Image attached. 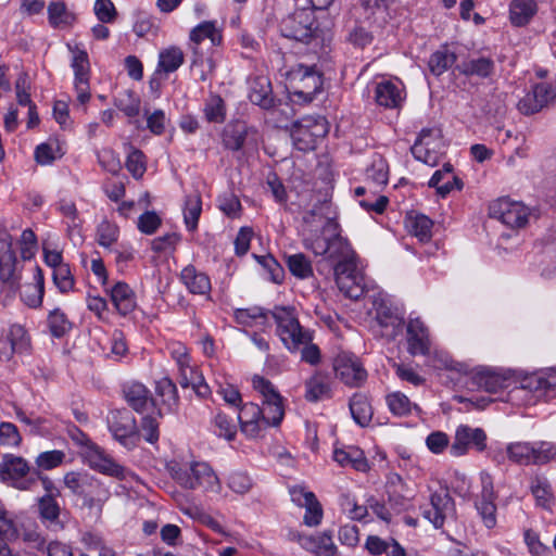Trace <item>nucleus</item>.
Instances as JSON below:
<instances>
[{
    "mask_svg": "<svg viewBox=\"0 0 556 556\" xmlns=\"http://www.w3.org/2000/svg\"><path fill=\"white\" fill-rule=\"evenodd\" d=\"M108 427L113 438L127 450H132L137 445L139 433L136 419L130 412H110Z\"/></svg>",
    "mask_w": 556,
    "mask_h": 556,
    "instance_id": "obj_14",
    "label": "nucleus"
},
{
    "mask_svg": "<svg viewBox=\"0 0 556 556\" xmlns=\"http://www.w3.org/2000/svg\"><path fill=\"white\" fill-rule=\"evenodd\" d=\"M336 377L351 388L361 387L367 379V371L359 358L351 353L341 352L333 359Z\"/></svg>",
    "mask_w": 556,
    "mask_h": 556,
    "instance_id": "obj_18",
    "label": "nucleus"
},
{
    "mask_svg": "<svg viewBox=\"0 0 556 556\" xmlns=\"http://www.w3.org/2000/svg\"><path fill=\"white\" fill-rule=\"evenodd\" d=\"M456 60L455 52L443 45L430 55L428 67L432 75L441 76L455 64Z\"/></svg>",
    "mask_w": 556,
    "mask_h": 556,
    "instance_id": "obj_38",
    "label": "nucleus"
},
{
    "mask_svg": "<svg viewBox=\"0 0 556 556\" xmlns=\"http://www.w3.org/2000/svg\"><path fill=\"white\" fill-rule=\"evenodd\" d=\"M406 227L420 242H428L432 237L433 222L424 214L407 215Z\"/></svg>",
    "mask_w": 556,
    "mask_h": 556,
    "instance_id": "obj_40",
    "label": "nucleus"
},
{
    "mask_svg": "<svg viewBox=\"0 0 556 556\" xmlns=\"http://www.w3.org/2000/svg\"><path fill=\"white\" fill-rule=\"evenodd\" d=\"M52 279L61 293H67L74 288V277L68 264L55 268L52 273Z\"/></svg>",
    "mask_w": 556,
    "mask_h": 556,
    "instance_id": "obj_63",
    "label": "nucleus"
},
{
    "mask_svg": "<svg viewBox=\"0 0 556 556\" xmlns=\"http://www.w3.org/2000/svg\"><path fill=\"white\" fill-rule=\"evenodd\" d=\"M180 280L192 294L207 295L212 288L210 277L193 265H188L181 270Z\"/></svg>",
    "mask_w": 556,
    "mask_h": 556,
    "instance_id": "obj_33",
    "label": "nucleus"
},
{
    "mask_svg": "<svg viewBox=\"0 0 556 556\" xmlns=\"http://www.w3.org/2000/svg\"><path fill=\"white\" fill-rule=\"evenodd\" d=\"M350 410L353 419L359 426L369 424L372 417V408L368 399L363 394H354L350 401Z\"/></svg>",
    "mask_w": 556,
    "mask_h": 556,
    "instance_id": "obj_47",
    "label": "nucleus"
},
{
    "mask_svg": "<svg viewBox=\"0 0 556 556\" xmlns=\"http://www.w3.org/2000/svg\"><path fill=\"white\" fill-rule=\"evenodd\" d=\"M170 477L182 488L219 493L222 484L214 469L205 462L180 464L172 460L167 464Z\"/></svg>",
    "mask_w": 556,
    "mask_h": 556,
    "instance_id": "obj_1",
    "label": "nucleus"
},
{
    "mask_svg": "<svg viewBox=\"0 0 556 556\" xmlns=\"http://www.w3.org/2000/svg\"><path fill=\"white\" fill-rule=\"evenodd\" d=\"M56 208L63 216L70 236H74L75 232H79L83 220L79 217L75 203L71 200L63 199L58 202Z\"/></svg>",
    "mask_w": 556,
    "mask_h": 556,
    "instance_id": "obj_49",
    "label": "nucleus"
},
{
    "mask_svg": "<svg viewBox=\"0 0 556 556\" xmlns=\"http://www.w3.org/2000/svg\"><path fill=\"white\" fill-rule=\"evenodd\" d=\"M159 417H161V412H155V408H153L151 415H146L142 417L141 432L144 440L151 444H154L159 440Z\"/></svg>",
    "mask_w": 556,
    "mask_h": 556,
    "instance_id": "obj_60",
    "label": "nucleus"
},
{
    "mask_svg": "<svg viewBox=\"0 0 556 556\" xmlns=\"http://www.w3.org/2000/svg\"><path fill=\"white\" fill-rule=\"evenodd\" d=\"M304 224L308 228V233L305 235L304 245L311 250L315 255H326L329 252L330 238L317 235L319 229L336 231L337 224L331 216V205L329 202L324 201L314 206L311 211L303 216Z\"/></svg>",
    "mask_w": 556,
    "mask_h": 556,
    "instance_id": "obj_2",
    "label": "nucleus"
},
{
    "mask_svg": "<svg viewBox=\"0 0 556 556\" xmlns=\"http://www.w3.org/2000/svg\"><path fill=\"white\" fill-rule=\"evenodd\" d=\"M425 519L433 525L435 529L444 526L446 518L454 514V501L447 489L440 488L430 494L429 504L420 507Z\"/></svg>",
    "mask_w": 556,
    "mask_h": 556,
    "instance_id": "obj_19",
    "label": "nucleus"
},
{
    "mask_svg": "<svg viewBox=\"0 0 556 556\" xmlns=\"http://www.w3.org/2000/svg\"><path fill=\"white\" fill-rule=\"evenodd\" d=\"M287 264L290 271L301 279L307 278L312 274L311 263L302 253L289 255Z\"/></svg>",
    "mask_w": 556,
    "mask_h": 556,
    "instance_id": "obj_62",
    "label": "nucleus"
},
{
    "mask_svg": "<svg viewBox=\"0 0 556 556\" xmlns=\"http://www.w3.org/2000/svg\"><path fill=\"white\" fill-rule=\"evenodd\" d=\"M31 351V338L21 324H11L0 337V362H10L17 355H28Z\"/></svg>",
    "mask_w": 556,
    "mask_h": 556,
    "instance_id": "obj_13",
    "label": "nucleus"
},
{
    "mask_svg": "<svg viewBox=\"0 0 556 556\" xmlns=\"http://www.w3.org/2000/svg\"><path fill=\"white\" fill-rule=\"evenodd\" d=\"M252 387L262 397V410L269 427H278L285 417V400L276 387L264 377L255 375Z\"/></svg>",
    "mask_w": 556,
    "mask_h": 556,
    "instance_id": "obj_9",
    "label": "nucleus"
},
{
    "mask_svg": "<svg viewBox=\"0 0 556 556\" xmlns=\"http://www.w3.org/2000/svg\"><path fill=\"white\" fill-rule=\"evenodd\" d=\"M64 485L76 495H85L94 479L87 471H68L63 478Z\"/></svg>",
    "mask_w": 556,
    "mask_h": 556,
    "instance_id": "obj_44",
    "label": "nucleus"
},
{
    "mask_svg": "<svg viewBox=\"0 0 556 556\" xmlns=\"http://www.w3.org/2000/svg\"><path fill=\"white\" fill-rule=\"evenodd\" d=\"M212 431L219 438L232 441L237 434V426L226 414L218 412L211 422Z\"/></svg>",
    "mask_w": 556,
    "mask_h": 556,
    "instance_id": "obj_51",
    "label": "nucleus"
},
{
    "mask_svg": "<svg viewBox=\"0 0 556 556\" xmlns=\"http://www.w3.org/2000/svg\"><path fill=\"white\" fill-rule=\"evenodd\" d=\"M406 100L403 81L397 77L384 80V108L400 110Z\"/></svg>",
    "mask_w": 556,
    "mask_h": 556,
    "instance_id": "obj_41",
    "label": "nucleus"
},
{
    "mask_svg": "<svg viewBox=\"0 0 556 556\" xmlns=\"http://www.w3.org/2000/svg\"><path fill=\"white\" fill-rule=\"evenodd\" d=\"M12 244L11 235L0 231V279L11 288H16L20 281V269Z\"/></svg>",
    "mask_w": 556,
    "mask_h": 556,
    "instance_id": "obj_22",
    "label": "nucleus"
},
{
    "mask_svg": "<svg viewBox=\"0 0 556 556\" xmlns=\"http://www.w3.org/2000/svg\"><path fill=\"white\" fill-rule=\"evenodd\" d=\"M168 351L177 366L180 386L190 387L198 396L206 397L210 394V387L197 365L192 363L187 346L180 342H173L168 345Z\"/></svg>",
    "mask_w": 556,
    "mask_h": 556,
    "instance_id": "obj_4",
    "label": "nucleus"
},
{
    "mask_svg": "<svg viewBox=\"0 0 556 556\" xmlns=\"http://www.w3.org/2000/svg\"><path fill=\"white\" fill-rule=\"evenodd\" d=\"M330 394L329 382L326 377L315 374L305 382V399L309 402H317L328 397Z\"/></svg>",
    "mask_w": 556,
    "mask_h": 556,
    "instance_id": "obj_45",
    "label": "nucleus"
},
{
    "mask_svg": "<svg viewBox=\"0 0 556 556\" xmlns=\"http://www.w3.org/2000/svg\"><path fill=\"white\" fill-rule=\"evenodd\" d=\"M65 152L64 143L60 139L51 137L36 147L34 156L39 165L47 166L61 159Z\"/></svg>",
    "mask_w": 556,
    "mask_h": 556,
    "instance_id": "obj_35",
    "label": "nucleus"
},
{
    "mask_svg": "<svg viewBox=\"0 0 556 556\" xmlns=\"http://www.w3.org/2000/svg\"><path fill=\"white\" fill-rule=\"evenodd\" d=\"M495 68L496 65L493 58L473 53L458 63L455 71L469 78L490 79L494 76Z\"/></svg>",
    "mask_w": 556,
    "mask_h": 556,
    "instance_id": "obj_24",
    "label": "nucleus"
},
{
    "mask_svg": "<svg viewBox=\"0 0 556 556\" xmlns=\"http://www.w3.org/2000/svg\"><path fill=\"white\" fill-rule=\"evenodd\" d=\"M233 317L237 324L244 328L265 331L270 326L268 313L257 306L237 308L233 312Z\"/></svg>",
    "mask_w": 556,
    "mask_h": 556,
    "instance_id": "obj_31",
    "label": "nucleus"
},
{
    "mask_svg": "<svg viewBox=\"0 0 556 556\" xmlns=\"http://www.w3.org/2000/svg\"><path fill=\"white\" fill-rule=\"evenodd\" d=\"M270 315L277 326V336L290 352L298 351L301 344L313 340V332L301 326L294 307L276 306Z\"/></svg>",
    "mask_w": 556,
    "mask_h": 556,
    "instance_id": "obj_3",
    "label": "nucleus"
},
{
    "mask_svg": "<svg viewBox=\"0 0 556 556\" xmlns=\"http://www.w3.org/2000/svg\"><path fill=\"white\" fill-rule=\"evenodd\" d=\"M45 295V277L42 270L35 266L33 268V280L25 283L21 289V300L29 308H39L42 305Z\"/></svg>",
    "mask_w": 556,
    "mask_h": 556,
    "instance_id": "obj_28",
    "label": "nucleus"
},
{
    "mask_svg": "<svg viewBox=\"0 0 556 556\" xmlns=\"http://www.w3.org/2000/svg\"><path fill=\"white\" fill-rule=\"evenodd\" d=\"M238 420L242 433L249 439H256L269 428L261 406L255 403H244L239 410Z\"/></svg>",
    "mask_w": 556,
    "mask_h": 556,
    "instance_id": "obj_23",
    "label": "nucleus"
},
{
    "mask_svg": "<svg viewBox=\"0 0 556 556\" xmlns=\"http://www.w3.org/2000/svg\"><path fill=\"white\" fill-rule=\"evenodd\" d=\"M530 491L535 498L536 506L551 510L554 505L552 485L544 477L535 476L531 479Z\"/></svg>",
    "mask_w": 556,
    "mask_h": 556,
    "instance_id": "obj_39",
    "label": "nucleus"
},
{
    "mask_svg": "<svg viewBox=\"0 0 556 556\" xmlns=\"http://www.w3.org/2000/svg\"><path fill=\"white\" fill-rule=\"evenodd\" d=\"M48 327L54 338L65 336L72 328L67 316L60 308L52 309L48 315Z\"/></svg>",
    "mask_w": 556,
    "mask_h": 556,
    "instance_id": "obj_54",
    "label": "nucleus"
},
{
    "mask_svg": "<svg viewBox=\"0 0 556 556\" xmlns=\"http://www.w3.org/2000/svg\"><path fill=\"white\" fill-rule=\"evenodd\" d=\"M336 283L339 290L350 299L368 296L366 277L357 264V258L346 262H338L334 266Z\"/></svg>",
    "mask_w": 556,
    "mask_h": 556,
    "instance_id": "obj_8",
    "label": "nucleus"
},
{
    "mask_svg": "<svg viewBox=\"0 0 556 556\" xmlns=\"http://www.w3.org/2000/svg\"><path fill=\"white\" fill-rule=\"evenodd\" d=\"M71 51V67L74 72V89L77 101L86 104L90 99V62L87 51L78 45H68Z\"/></svg>",
    "mask_w": 556,
    "mask_h": 556,
    "instance_id": "obj_15",
    "label": "nucleus"
},
{
    "mask_svg": "<svg viewBox=\"0 0 556 556\" xmlns=\"http://www.w3.org/2000/svg\"><path fill=\"white\" fill-rule=\"evenodd\" d=\"M49 22L53 27L70 25L73 15L67 11L64 2H51L48 7Z\"/></svg>",
    "mask_w": 556,
    "mask_h": 556,
    "instance_id": "obj_59",
    "label": "nucleus"
},
{
    "mask_svg": "<svg viewBox=\"0 0 556 556\" xmlns=\"http://www.w3.org/2000/svg\"><path fill=\"white\" fill-rule=\"evenodd\" d=\"M66 455L61 450L41 452L35 458V464L39 470H52L60 467Z\"/></svg>",
    "mask_w": 556,
    "mask_h": 556,
    "instance_id": "obj_57",
    "label": "nucleus"
},
{
    "mask_svg": "<svg viewBox=\"0 0 556 556\" xmlns=\"http://www.w3.org/2000/svg\"><path fill=\"white\" fill-rule=\"evenodd\" d=\"M445 148L442 129L438 126L422 128L410 150L414 157L429 166H435Z\"/></svg>",
    "mask_w": 556,
    "mask_h": 556,
    "instance_id": "obj_11",
    "label": "nucleus"
},
{
    "mask_svg": "<svg viewBox=\"0 0 556 556\" xmlns=\"http://www.w3.org/2000/svg\"><path fill=\"white\" fill-rule=\"evenodd\" d=\"M301 546L316 556H337L338 548L328 533L300 535Z\"/></svg>",
    "mask_w": 556,
    "mask_h": 556,
    "instance_id": "obj_32",
    "label": "nucleus"
},
{
    "mask_svg": "<svg viewBox=\"0 0 556 556\" xmlns=\"http://www.w3.org/2000/svg\"><path fill=\"white\" fill-rule=\"evenodd\" d=\"M384 308H387V302L384 301ZM404 327V312L399 307H395L394 313H389L384 309V338L394 340L399 337Z\"/></svg>",
    "mask_w": 556,
    "mask_h": 556,
    "instance_id": "obj_52",
    "label": "nucleus"
},
{
    "mask_svg": "<svg viewBox=\"0 0 556 556\" xmlns=\"http://www.w3.org/2000/svg\"><path fill=\"white\" fill-rule=\"evenodd\" d=\"M109 294L112 304L123 316L131 313L137 306L136 294L126 282L118 281L114 283L109 290Z\"/></svg>",
    "mask_w": 556,
    "mask_h": 556,
    "instance_id": "obj_30",
    "label": "nucleus"
},
{
    "mask_svg": "<svg viewBox=\"0 0 556 556\" xmlns=\"http://www.w3.org/2000/svg\"><path fill=\"white\" fill-rule=\"evenodd\" d=\"M536 11L538 5L534 0H513L509 5V20L515 26H526Z\"/></svg>",
    "mask_w": 556,
    "mask_h": 556,
    "instance_id": "obj_37",
    "label": "nucleus"
},
{
    "mask_svg": "<svg viewBox=\"0 0 556 556\" xmlns=\"http://www.w3.org/2000/svg\"><path fill=\"white\" fill-rule=\"evenodd\" d=\"M333 458L341 466H350L357 471L365 472L369 469V464L364 456V452L353 445L337 447L333 451Z\"/></svg>",
    "mask_w": 556,
    "mask_h": 556,
    "instance_id": "obj_34",
    "label": "nucleus"
},
{
    "mask_svg": "<svg viewBox=\"0 0 556 556\" xmlns=\"http://www.w3.org/2000/svg\"><path fill=\"white\" fill-rule=\"evenodd\" d=\"M119 228L110 220H102L97 227V242L104 249H110L117 242Z\"/></svg>",
    "mask_w": 556,
    "mask_h": 556,
    "instance_id": "obj_55",
    "label": "nucleus"
},
{
    "mask_svg": "<svg viewBox=\"0 0 556 556\" xmlns=\"http://www.w3.org/2000/svg\"><path fill=\"white\" fill-rule=\"evenodd\" d=\"M123 391L126 401L136 412L144 414L149 408H154V401L144 384L137 381L128 382Z\"/></svg>",
    "mask_w": 556,
    "mask_h": 556,
    "instance_id": "obj_29",
    "label": "nucleus"
},
{
    "mask_svg": "<svg viewBox=\"0 0 556 556\" xmlns=\"http://www.w3.org/2000/svg\"><path fill=\"white\" fill-rule=\"evenodd\" d=\"M205 39H208L212 46H218L222 42V33L216 22H202L190 31V41L193 45L198 46Z\"/></svg>",
    "mask_w": 556,
    "mask_h": 556,
    "instance_id": "obj_42",
    "label": "nucleus"
},
{
    "mask_svg": "<svg viewBox=\"0 0 556 556\" xmlns=\"http://www.w3.org/2000/svg\"><path fill=\"white\" fill-rule=\"evenodd\" d=\"M201 212V197L197 193L187 195L184 205V222L189 231H194L197 229Z\"/></svg>",
    "mask_w": 556,
    "mask_h": 556,
    "instance_id": "obj_48",
    "label": "nucleus"
},
{
    "mask_svg": "<svg viewBox=\"0 0 556 556\" xmlns=\"http://www.w3.org/2000/svg\"><path fill=\"white\" fill-rule=\"evenodd\" d=\"M291 99L294 102L308 103L321 90V76L314 67L299 64L286 72Z\"/></svg>",
    "mask_w": 556,
    "mask_h": 556,
    "instance_id": "obj_6",
    "label": "nucleus"
},
{
    "mask_svg": "<svg viewBox=\"0 0 556 556\" xmlns=\"http://www.w3.org/2000/svg\"><path fill=\"white\" fill-rule=\"evenodd\" d=\"M329 131L325 117L303 118L292 130V139L300 150H312L318 139L324 138Z\"/></svg>",
    "mask_w": 556,
    "mask_h": 556,
    "instance_id": "obj_17",
    "label": "nucleus"
},
{
    "mask_svg": "<svg viewBox=\"0 0 556 556\" xmlns=\"http://www.w3.org/2000/svg\"><path fill=\"white\" fill-rule=\"evenodd\" d=\"M495 500H477L476 508L484 526L492 529L496 526V505Z\"/></svg>",
    "mask_w": 556,
    "mask_h": 556,
    "instance_id": "obj_64",
    "label": "nucleus"
},
{
    "mask_svg": "<svg viewBox=\"0 0 556 556\" xmlns=\"http://www.w3.org/2000/svg\"><path fill=\"white\" fill-rule=\"evenodd\" d=\"M327 257L337 261V263L346 261L354 262V260H356V255L348 240L339 235H332L330 238Z\"/></svg>",
    "mask_w": 556,
    "mask_h": 556,
    "instance_id": "obj_46",
    "label": "nucleus"
},
{
    "mask_svg": "<svg viewBox=\"0 0 556 556\" xmlns=\"http://www.w3.org/2000/svg\"><path fill=\"white\" fill-rule=\"evenodd\" d=\"M247 136L248 128L245 125H229L224 130L223 141L228 149L237 151L243 147Z\"/></svg>",
    "mask_w": 556,
    "mask_h": 556,
    "instance_id": "obj_53",
    "label": "nucleus"
},
{
    "mask_svg": "<svg viewBox=\"0 0 556 556\" xmlns=\"http://www.w3.org/2000/svg\"><path fill=\"white\" fill-rule=\"evenodd\" d=\"M316 29L313 11L307 9L293 12L285 17L280 24L282 36L303 42H307Z\"/></svg>",
    "mask_w": 556,
    "mask_h": 556,
    "instance_id": "obj_16",
    "label": "nucleus"
},
{
    "mask_svg": "<svg viewBox=\"0 0 556 556\" xmlns=\"http://www.w3.org/2000/svg\"><path fill=\"white\" fill-rule=\"evenodd\" d=\"M155 392L168 412H172L176 408L178 404V393L177 388L172 379L168 377H163L157 380L155 384Z\"/></svg>",
    "mask_w": 556,
    "mask_h": 556,
    "instance_id": "obj_50",
    "label": "nucleus"
},
{
    "mask_svg": "<svg viewBox=\"0 0 556 556\" xmlns=\"http://www.w3.org/2000/svg\"><path fill=\"white\" fill-rule=\"evenodd\" d=\"M529 216L530 212L526 205L509 199H498L490 205V217L513 229L525 227Z\"/></svg>",
    "mask_w": 556,
    "mask_h": 556,
    "instance_id": "obj_20",
    "label": "nucleus"
},
{
    "mask_svg": "<svg viewBox=\"0 0 556 556\" xmlns=\"http://www.w3.org/2000/svg\"><path fill=\"white\" fill-rule=\"evenodd\" d=\"M507 382L508 378L504 374L488 367L476 369L470 379L472 387L489 393H496L506 388Z\"/></svg>",
    "mask_w": 556,
    "mask_h": 556,
    "instance_id": "obj_27",
    "label": "nucleus"
},
{
    "mask_svg": "<svg viewBox=\"0 0 556 556\" xmlns=\"http://www.w3.org/2000/svg\"><path fill=\"white\" fill-rule=\"evenodd\" d=\"M22 434L18 428L9 421L0 422V445L16 448L22 444Z\"/></svg>",
    "mask_w": 556,
    "mask_h": 556,
    "instance_id": "obj_58",
    "label": "nucleus"
},
{
    "mask_svg": "<svg viewBox=\"0 0 556 556\" xmlns=\"http://www.w3.org/2000/svg\"><path fill=\"white\" fill-rule=\"evenodd\" d=\"M204 115L210 123H223L226 117L224 100L217 94H211L204 105Z\"/></svg>",
    "mask_w": 556,
    "mask_h": 556,
    "instance_id": "obj_56",
    "label": "nucleus"
},
{
    "mask_svg": "<svg viewBox=\"0 0 556 556\" xmlns=\"http://www.w3.org/2000/svg\"><path fill=\"white\" fill-rule=\"evenodd\" d=\"M506 456L520 466L545 465L556 458V445L546 441L513 442L506 446Z\"/></svg>",
    "mask_w": 556,
    "mask_h": 556,
    "instance_id": "obj_7",
    "label": "nucleus"
},
{
    "mask_svg": "<svg viewBox=\"0 0 556 556\" xmlns=\"http://www.w3.org/2000/svg\"><path fill=\"white\" fill-rule=\"evenodd\" d=\"M28 462L13 454H5L0 460V480L17 490L28 491L36 483L37 478L29 476Z\"/></svg>",
    "mask_w": 556,
    "mask_h": 556,
    "instance_id": "obj_12",
    "label": "nucleus"
},
{
    "mask_svg": "<svg viewBox=\"0 0 556 556\" xmlns=\"http://www.w3.org/2000/svg\"><path fill=\"white\" fill-rule=\"evenodd\" d=\"M407 352L413 355H430L429 329L420 318L410 319L407 325Z\"/></svg>",
    "mask_w": 556,
    "mask_h": 556,
    "instance_id": "obj_25",
    "label": "nucleus"
},
{
    "mask_svg": "<svg viewBox=\"0 0 556 556\" xmlns=\"http://www.w3.org/2000/svg\"><path fill=\"white\" fill-rule=\"evenodd\" d=\"M249 98L252 103L263 109L271 108L274 98L269 79L265 76L253 78L250 83Z\"/></svg>",
    "mask_w": 556,
    "mask_h": 556,
    "instance_id": "obj_36",
    "label": "nucleus"
},
{
    "mask_svg": "<svg viewBox=\"0 0 556 556\" xmlns=\"http://www.w3.org/2000/svg\"><path fill=\"white\" fill-rule=\"evenodd\" d=\"M80 455L84 462L93 470L118 479H125L126 469L118 465L103 448L92 442L84 432H79Z\"/></svg>",
    "mask_w": 556,
    "mask_h": 556,
    "instance_id": "obj_10",
    "label": "nucleus"
},
{
    "mask_svg": "<svg viewBox=\"0 0 556 556\" xmlns=\"http://www.w3.org/2000/svg\"><path fill=\"white\" fill-rule=\"evenodd\" d=\"M384 488L389 496L390 505L396 510L406 507L414 496V490L403 477L395 472L388 475Z\"/></svg>",
    "mask_w": 556,
    "mask_h": 556,
    "instance_id": "obj_26",
    "label": "nucleus"
},
{
    "mask_svg": "<svg viewBox=\"0 0 556 556\" xmlns=\"http://www.w3.org/2000/svg\"><path fill=\"white\" fill-rule=\"evenodd\" d=\"M115 104L128 117H135L140 112V99L132 91L121 94Z\"/></svg>",
    "mask_w": 556,
    "mask_h": 556,
    "instance_id": "obj_61",
    "label": "nucleus"
},
{
    "mask_svg": "<svg viewBox=\"0 0 556 556\" xmlns=\"http://www.w3.org/2000/svg\"><path fill=\"white\" fill-rule=\"evenodd\" d=\"M470 448L483 452L486 448V433L481 428L460 425L456 428L450 453L455 457L464 456Z\"/></svg>",
    "mask_w": 556,
    "mask_h": 556,
    "instance_id": "obj_21",
    "label": "nucleus"
},
{
    "mask_svg": "<svg viewBox=\"0 0 556 556\" xmlns=\"http://www.w3.org/2000/svg\"><path fill=\"white\" fill-rule=\"evenodd\" d=\"M168 351L177 366L180 386L190 387L198 396L206 397L210 394V387L197 365L192 363L187 346L180 342H173L168 345Z\"/></svg>",
    "mask_w": 556,
    "mask_h": 556,
    "instance_id": "obj_5",
    "label": "nucleus"
},
{
    "mask_svg": "<svg viewBox=\"0 0 556 556\" xmlns=\"http://www.w3.org/2000/svg\"><path fill=\"white\" fill-rule=\"evenodd\" d=\"M184 63V52L178 47H169L159 53L157 72L169 74Z\"/></svg>",
    "mask_w": 556,
    "mask_h": 556,
    "instance_id": "obj_43",
    "label": "nucleus"
}]
</instances>
